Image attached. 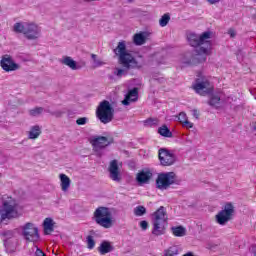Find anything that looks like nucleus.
<instances>
[{
	"label": "nucleus",
	"instance_id": "f257e3e1",
	"mask_svg": "<svg viewBox=\"0 0 256 256\" xmlns=\"http://www.w3.org/2000/svg\"><path fill=\"white\" fill-rule=\"evenodd\" d=\"M211 33H204L197 35L196 33H189L187 40L191 47H198L195 50V55L190 60L186 61L188 65H199L207 61V55H211Z\"/></svg>",
	"mask_w": 256,
	"mask_h": 256
},
{
	"label": "nucleus",
	"instance_id": "f03ea898",
	"mask_svg": "<svg viewBox=\"0 0 256 256\" xmlns=\"http://www.w3.org/2000/svg\"><path fill=\"white\" fill-rule=\"evenodd\" d=\"M115 55L118 57V63L124 67V69L116 68L114 75L121 78L123 75H127L129 69H139V62L133 57V54L127 51V44L125 41L118 43L117 47L114 49Z\"/></svg>",
	"mask_w": 256,
	"mask_h": 256
},
{
	"label": "nucleus",
	"instance_id": "7ed1b4c3",
	"mask_svg": "<svg viewBox=\"0 0 256 256\" xmlns=\"http://www.w3.org/2000/svg\"><path fill=\"white\" fill-rule=\"evenodd\" d=\"M168 219L167 209H165L164 206H160L159 209L152 214V235H156V237L165 235V225H167Z\"/></svg>",
	"mask_w": 256,
	"mask_h": 256
},
{
	"label": "nucleus",
	"instance_id": "20e7f679",
	"mask_svg": "<svg viewBox=\"0 0 256 256\" xmlns=\"http://www.w3.org/2000/svg\"><path fill=\"white\" fill-rule=\"evenodd\" d=\"M17 217H21V213H19V204L15 199L9 198L3 202L2 208L0 209V221L3 223V221L7 219H17Z\"/></svg>",
	"mask_w": 256,
	"mask_h": 256
},
{
	"label": "nucleus",
	"instance_id": "39448f33",
	"mask_svg": "<svg viewBox=\"0 0 256 256\" xmlns=\"http://www.w3.org/2000/svg\"><path fill=\"white\" fill-rule=\"evenodd\" d=\"M93 219L97 225L104 229L113 227V212L108 207H98L93 214Z\"/></svg>",
	"mask_w": 256,
	"mask_h": 256
},
{
	"label": "nucleus",
	"instance_id": "423d86ee",
	"mask_svg": "<svg viewBox=\"0 0 256 256\" xmlns=\"http://www.w3.org/2000/svg\"><path fill=\"white\" fill-rule=\"evenodd\" d=\"M115 143V138L112 136H93L90 138V144L96 157H103V149H107Z\"/></svg>",
	"mask_w": 256,
	"mask_h": 256
},
{
	"label": "nucleus",
	"instance_id": "0eeeda50",
	"mask_svg": "<svg viewBox=\"0 0 256 256\" xmlns=\"http://www.w3.org/2000/svg\"><path fill=\"white\" fill-rule=\"evenodd\" d=\"M22 237L26 243H39L41 235L39 228L33 222H27L21 226Z\"/></svg>",
	"mask_w": 256,
	"mask_h": 256
},
{
	"label": "nucleus",
	"instance_id": "6e6552de",
	"mask_svg": "<svg viewBox=\"0 0 256 256\" xmlns=\"http://www.w3.org/2000/svg\"><path fill=\"white\" fill-rule=\"evenodd\" d=\"M96 115L101 123L107 125V123H111V121H113L115 109L111 107V103H109V101L104 100L99 104L96 110Z\"/></svg>",
	"mask_w": 256,
	"mask_h": 256
},
{
	"label": "nucleus",
	"instance_id": "1a4fd4ad",
	"mask_svg": "<svg viewBox=\"0 0 256 256\" xmlns=\"http://www.w3.org/2000/svg\"><path fill=\"white\" fill-rule=\"evenodd\" d=\"M233 215H235V206L231 203H227L224 208L217 213L215 221L218 225H227V223L233 219Z\"/></svg>",
	"mask_w": 256,
	"mask_h": 256
},
{
	"label": "nucleus",
	"instance_id": "9d476101",
	"mask_svg": "<svg viewBox=\"0 0 256 256\" xmlns=\"http://www.w3.org/2000/svg\"><path fill=\"white\" fill-rule=\"evenodd\" d=\"M176 179L177 174H175V172L160 173L156 179V186L158 189H161V191H165L170 188L171 185H174Z\"/></svg>",
	"mask_w": 256,
	"mask_h": 256
},
{
	"label": "nucleus",
	"instance_id": "9b49d317",
	"mask_svg": "<svg viewBox=\"0 0 256 256\" xmlns=\"http://www.w3.org/2000/svg\"><path fill=\"white\" fill-rule=\"evenodd\" d=\"M192 89H194L198 95L202 96L213 93V85H211V82H209V80H207L205 77L197 78L192 86Z\"/></svg>",
	"mask_w": 256,
	"mask_h": 256
},
{
	"label": "nucleus",
	"instance_id": "f8f14e48",
	"mask_svg": "<svg viewBox=\"0 0 256 256\" xmlns=\"http://www.w3.org/2000/svg\"><path fill=\"white\" fill-rule=\"evenodd\" d=\"M0 67H2L3 71H6V73L11 71H19V69H21V66L15 63V60H13V57H11L9 54L2 56Z\"/></svg>",
	"mask_w": 256,
	"mask_h": 256
},
{
	"label": "nucleus",
	"instance_id": "ddd939ff",
	"mask_svg": "<svg viewBox=\"0 0 256 256\" xmlns=\"http://www.w3.org/2000/svg\"><path fill=\"white\" fill-rule=\"evenodd\" d=\"M159 161L164 167H169L177 161L175 154L169 152V150L162 148L158 153Z\"/></svg>",
	"mask_w": 256,
	"mask_h": 256
},
{
	"label": "nucleus",
	"instance_id": "4468645a",
	"mask_svg": "<svg viewBox=\"0 0 256 256\" xmlns=\"http://www.w3.org/2000/svg\"><path fill=\"white\" fill-rule=\"evenodd\" d=\"M109 177L112 181L116 183H121L123 177L121 176V171L119 170V161L112 160L108 167Z\"/></svg>",
	"mask_w": 256,
	"mask_h": 256
},
{
	"label": "nucleus",
	"instance_id": "2eb2a0df",
	"mask_svg": "<svg viewBox=\"0 0 256 256\" xmlns=\"http://www.w3.org/2000/svg\"><path fill=\"white\" fill-rule=\"evenodd\" d=\"M153 173L149 170H142L136 175V181L139 185H145L151 181Z\"/></svg>",
	"mask_w": 256,
	"mask_h": 256
},
{
	"label": "nucleus",
	"instance_id": "dca6fc26",
	"mask_svg": "<svg viewBox=\"0 0 256 256\" xmlns=\"http://www.w3.org/2000/svg\"><path fill=\"white\" fill-rule=\"evenodd\" d=\"M139 99V89L133 88L128 92V94L125 96V99L122 101V105H130V103H135Z\"/></svg>",
	"mask_w": 256,
	"mask_h": 256
},
{
	"label": "nucleus",
	"instance_id": "f3484780",
	"mask_svg": "<svg viewBox=\"0 0 256 256\" xmlns=\"http://www.w3.org/2000/svg\"><path fill=\"white\" fill-rule=\"evenodd\" d=\"M2 237H5L4 240V245L6 247V249H15V245L11 244V241H9L10 239H13V237H15V231L13 230H6L4 232L1 233Z\"/></svg>",
	"mask_w": 256,
	"mask_h": 256
},
{
	"label": "nucleus",
	"instance_id": "a211bd4d",
	"mask_svg": "<svg viewBox=\"0 0 256 256\" xmlns=\"http://www.w3.org/2000/svg\"><path fill=\"white\" fill-rule=\"evenodd\" d=\"M111 251H115V247L107 240L102 241L98 247L100 255H107V253H111Z\"/></svg>",
	"mask_w": 256,
	"mask_h": 256
},
{
	"label": "nucleus",
	"instance_id": "6ab92c4d",
	"mask_svg": "<svg viewBox=\"0 0 256 256\" xmlns=\"http://www.w3.org/2000/svg\"><path fill=\"white\" fill-rule=\"evenodd\" d=\"M60 63H62V65H66L67 67L71 68L72 71H79V69H81L80 65H77V62L75 60H73V58H71L70 56H65Z\"/></svg>",
	"mask_w": 256,
	"mask_h": 256
},
{
	"label": "nucleus",
	"instance_id": "aec40b11",
	"mask_svg": "<svg viewBox=\"0 0 256 256\" xmlns=\"http://www.w3.org/2000/svg\"><path fill=\"white\" fill-rule=\"evenodd\" d=\"M59 177L61 181L62 191H64V193L69 191V187H71V179L69 178V176L65 174H60Z\"/></svg>",
	"mask_w": 256,
	"mask_h": 256
},
{
	"label": "nucleus",
	"instance_id": "412c9836",
	"mask_svg": "<svg viewBox=\"0 0 256 256\" xmlns=\"http://www.w3.org/2000/svg\"><path fill=\"white\" fill-rule=\"evenodd\" d=\"M41 135V126L35 125L30 128V131H28V139H39V136Z\"/></svg>",
	"mask_w": 256,
	"mask_h": 256
},
{
	"label": "nucleus",
	"instance_id": "4be33fe9",
	"mask_svg": "<svg viewBox=\"0 0 256 256\" xmlns=\"http://www.w3.org/2000/svg\"><path fill=\"white\" fill-rule=\"evenodd\" d=\"M54 225L55 223H53V219L51 218H46L43 222V226H44V233L45 235H50L51 233H53L54 231Z\"/></svg>",
	"mask_w": 256,
	"mask_h": 256
},
{
	"label": "nucleus",
	"instance_id": "5701e85b",
	"mask_svg": "<svg viewBox=\"0 0 256 256\" xmlns=\"http://www.w3.org/2000/svg\"><path fill=\"white\" fill-rule=\"evenodd\" d=\"M174 237H185L187 230L183 226H174L171 228Z\"/></svg>",
	"mask_w": 256,
	"mask_h": 256
},
{
	"label": "nucleus",
	"instance_id": "b1692460",
	"mask_svg": "<svg viewBox=\"0 0 256 256\" xmlns=\"http://www.w3.org/2000/svg\"><path fill=\"white\" fill-rule=\"evenodd\" d=\"M13 31L15 33H27V22H16Z\"/></svg>",
	"mask_w": 256,
	"mask_h": 256
},
{
	"label": "nucleus",
	"instance_id": "393cba45",
	"mask_svg": "<svg viewBox=\"0 0 256 256\" xmlns=\"http://www.w3.org/2000/svg\"><path fill=\"white\" fill-rule=\"evenodd\" d=\"M26 33H41V28L35 22H27Z\"/></svg>",
	"mask_w": 256,
	"mask_h": 256
},
{
	"label": "nucleus",
	"instance_id": "a878e982",
	"mask_svg": "<svg viewBox=\"0 0 256 256\" xmlns=\"http://www.w3.org/2000/svg\"><path fill=\"white\" fill-rule=\"evenodd\" d=\"M210 107H219L221 105V95L219 94H212L210 96V100L208 101Z\"/></svg>",
	"mask_w": 256,
	"mask_h": 256
},
{
	"label": "nucleus",
	"instance_id": "bb28decb",
	"mask_svg": "<svg viewBox=\"0 0 256 256\" xmlns=\"http://www.w3.org/2000/svg\"><path fill=\"white\" fill-rule=\"evenodd\" d=\"M158 133L162 137H173V133L171 132V130H169L167 125H163L160 128H158Z\"/></svg>",
	"mask_w": 256,
	"mask_h": 256
},
{
	"label": "nucleus",
	"instance_id": "cd10ccee",
	"mask_svg": "<svg viewBox=\"0 0 256 256\" xmlns=\"http://www.w3.org/2000/svg\"><path fill=\"white\" fill-rule=\"evenodd\" d=\"M146 41H147V38L145 37V35H143L141 33L134 35V43L136 45H138V46L145 45Z\"/></svg>",
	"mask_w": 256,
	"mask_h": 256
},
{
	"label": "nucleus",
	"instance_id": "c85d7f7f",
	"mask_svg": "<svg viewBox=\"0 0 256 256\" xmlns=\"http://www.w3.org/2000/svg\"><path fill=\"white\" fill-rule=\"evenodd\" d=\"M91 59L93 61V67L97 69V67H103L105 65V62L97 56V54H91Z\"/></svg>",
	"mask_w": 256,
	"mask_h": 256
},
{
	"label": "nucleus",
	"instance_id": "c756f323",
	"mask_svg": "<svg viewBox=\"0 0 256 256\" xmlns=\"http://www.w3.org/2000/svg\"><path fill=\"white\" fill-rule=\"evenodd\" d=\"M169 21H171V15L169 13L164 14L159 20L160 27H167Z\"/></svg>",
	"mask_w": 256,
	"mask_h": 256
},
{
	"label": "nucleus",
	"instance_id": "7c9ffc66",
	"mask_svg": "<svg viewBox=\"0 0 256 256\" xmlns=\"http://www.w3.org/2000/svg\"><path fill=\"white\" fill-rule=\"evenodd\" d=\"M147 214V208H145V206H137L136 208H134V215H136V217H143V215Z\"/></svg>",
	"mask_w": 256,
	"mask_h": 256
},
{
	"label": "nucleus",
	"instance_id": "2f4dec72",
	"mask_svg": "<svg viewBox=\"0 0 256 256\" xmlns=\"http://www.w3.org/2000/svg\"><path fill=\"white\" fill-rule=\"evenodd\" d=\"M43 111H45V109L43 107H35V108L29 110V115L31 117H39V115H41V113H43Z\"/></svg>",
	"mask_w": 256,
	"mask_h": 256
},
{
	"label": "nucleus",
	"instance_id": "473e14b6",
	"mask_svg": "<svg viewBox=\"0 0 256 256\" xmlns=\"http://www.w3.org/2000/svg\"><path fill=\"white\" fill-rule=\"evenodd\" d=\"M144 125H146V127H155V126L159 125V119L148 118L147 120L144 121Z\"/></svg>",
	"mask_w": 256,
	"mask_h": 256
},
{
	"label": "nucleus",
	"instance_id": "72a5a7b5",
	"mask_svg": "<svg viewBox=\"0 0 256 256\" xmlns=\"http://www.w3.org/2000/svg\"><path fill=\"white\" fill-rule=\"evenodd\" d=\"M24 39H28V41H35V39H39V34L33 33H24Z\"/></svg>",
	"mask_w": 256,
	"mask_h": 256
},
{
	"label": "nucleus",
	"instance_id": "f704fd0d",
	"mask_svg": "<svg viewBox=\"0 0 256 256\" xmlns=\"http://www.w3.org/2000/svg\"><path fill=\"white\" fill-rule=\"evenodd\" d=\"M86 241L88 249H95V240L93 239V236H87Z\"/></svg>",
	"mask_w": 256,
	"mask_h": 256
},
{
	"label": "nucleus",
	"instance_id": "c9c22d12",
	"mask_svg": "<svg viewBox=\"0 0 256 256\" xmlns=\"http://www.w3.org/2000/svg\"><path fill=\"white\" fill-rule=\"evenodd\" d=\"M89 121V118L87 117H81L76 120V125H87V122Z\"/></svg>",
	"mask_w": 256,
	"mask_h": 256
},
{
	"label": "nucleus",
	"instance_id": "e433bc0d",
	"mask_svg": "<svg viewBox=\"0 0 256 256\" xmlns=\"http://www.w3.org/2000/svg\"><path fill=\"white\" fill-rule=\"evenodd\" d=\"M178 120L180 123H184L187 121V114L185 112H180L178 116Z\"/></svg>",
	"mask_w": 256,
	"mask_h": 256
},
{
	"label": "nucleus",
	"instance_id": "4c0bfd02",
	"mask_svg": "<svg viewBox=\"0 0 256 256\" xmlns=\"http://www.w3.org/2000/svg\"><path fill=\"white\" fill-rule=\"evenodd\" d=\"M140 227L142 231H147V229H149V222H147L146 220H142L140 222Z\"/></svg>",
	"mask_w": 256,
	"mask_h": 256
},
{
	"label": "nucleus",
	"instance_id": "58836bf2",
	"mask_svg": "<svg viewBox=\"0 0 256 256\" xmlns=\"http://www.w3.org/2000/svg\"><path fill=\"white\" fill-rule=\"evenodd\" d=\"M182 125L187 129H193V123H191L188 119L184 123H182Z\"/></svg>",
	"mask_w": 256,
	"mask_h": 256
},
{
	"label": "nucleus",
	"instance_id": "ea45409f",
	"mask_svg": "<svg viewBox=\"0 0 256 256\" xmlns=\"http://www.w3.org/2000/svg\"><path fill=\"white\" fill-rule=\"evenodd\" d=\"M209 5H217L221 0H206Z\"/></svg>",
	"mask_w": 256,
	"mask_h": 256
},
{
	"label": "nucleus",
	"instance_id": "a19ab883",
	"mask_svg": "<svg viewBox=\"0 0 256 256\" xmlns=\"http://www.w3.org/2000/svg\"><path fill=\"white\" fill-rule=\"evenodd\" d=\"M192 115L193 117H195V119H199V111H197L196 109L192 111Z\"/></svg>",
	"mask_w": 256,
	"mask_h": 256
},
{
	"label": "nucleus",
	"instance_id": "79ce46f5",
	"mask_svg": "<svg viewBox=\"0 0 256 256\" xmlns=\"http://www.w3.org/2000/svg\"><path fill=\"white\" fill-rule=\"evenodd\" d=\"M51 115H56V117H61V112H51Z\"/></svg>",
	"mask_w": 256,
	"mask_h": 256
},
{
	"label": "nucleus",
	"instance_id": "37998d69",
	"mask_svg": "<svg viewBox=\"0 0 256 256\" xmlns=\"http://www.w3.org/2000/svg\"><path fill=\"white\" fill-rule=\"evenodd\" d=\"M252 129L256 131V121L252 124Z\"/></svg>",
	"mask_w": 256,
	"mask_h": 256
},
{
	"label": "nucleus",
	"instance_id": "c03bdc74",
	"mask_svg": "<svg viewBox=\"0 0 256 256\" xmlns=\"http://www.w3.org/2000/svg\"><path fill=\"white\" fill-rule=\"evenodd\" d=\"M252 253L256 255V246L252 247Z\"/></svg>",
	"mask_w": 256,
	"mask_h": 256
},
{
	"label": "nucleus",
	"instance_id": "a18cd8bd",
	"mask_svg": "<svg viewBox=\"0 0 256 256\" xmlns=\"http://www.w3.org/2000/svg\"><path fill=\"white\" fill-rule=\"evenodd\" d=\"M228 33H235V29L230 28L229 31H228Z\"/></svg>",
	"mask_w": 256,
	"mask_h": 256
},
{
	"label": "nucleus",
	"instance_id": "49530a36",
	"mask_svg": "<svg viewBox=\"0 0 256 256\" xmlns=\"http://www.w3.org/2000/svg\"><path fill=\"white\" fill-rule=\"evenodd\" d=\"M235 33H230V37L233 39L235 37Z\"/></svg>",
	"mask_w": 256,
	"mask_h": 256
},
{
	"label": "nucleus",
	"instance_id": "de8ad7c7",
	"mask_svg": "<svg viewBox=\"0 0 256 256\" xmlns=\"http://www.w3.org/2000/svg\"><path fill=\"white\" fill-rule=\"evenodd\" d=\"M129 1V3H131V1H133V0H128Z\"/></svg>",
	"mask_w": 256,
	"mask_h": 256
},
{
	"label": "nucleus",
	"instance_id": "09e8293b",
	"mask_svg": "<svg viewBox=\"0 0 256 256\" xmlns=\"http://www.w3.org/2000/svg\"><path fill=\"white\" fill-rule=\"evenodd\" d=\"M204 33H209V31H206V32H204Z\"/></svg>",
	"mask_w": 256,
	"mask_h": 256
},
{
	"label": "nucleus",
	"instance_id": "8fccbe9b",
	"mask_svg": "<svg viewBox=\"0 0 256 256\" xmlns=\"http://www.w3.org/2000/svg\"><path fill=\"white\" fill-rule=\"evenodd\" d=\"M140 33H143V31H140Z\"/></svg>",
	"mask_w": 256,
	"mask_h": 256
}]
</instances>
